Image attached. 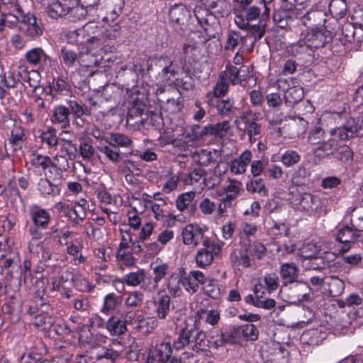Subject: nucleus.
Here are the masks:
<instances>
[{"instance_id": "obj_1", "label": "nucleus", "mask_w": 363, "mask_h": 363, "mask_svg": "<svg viewBox=\"0 0 363 363\" xmlns=\"http://www.w3.org/2000/svg\"><path fill=\"white\" fill-rule=\"evenodd\" d=\"M340 126L330 128L328 131L330 137L326 139L325 132L320 126H315L308 133L307 142L311 145L314 155L320 157H329L335 150L337 145L335 138L338 139L337 130Z\"/></svg>"}, {"instance_id": "obj_2", "label": "nucleus", "mask_w": 363, "mask_h": 363, "mask_svg": "<svg viewBox=\"0 0 363 363\" xmlns=\"http://www.w3.org/2000/svg\"><path fill=\"white\" fill-rule=\"evenodd\" d=\"M18 11V32L29 40H35L42 36L44 32L42 20L32 13L24 12L22 9Z\"/></svg>"}, {"instance_id": "obj_3", "label": "nucleus", "mask_w": 363, "mask_h": 363, "mask_svg": "<svg viewBox=\"0 0 363 363\" xmlns=\"http://www.w3.org/2000/svg\"><path fill=\"white\" fill-rule=\"evenodd\" d=\"M30 218L32 224L28 226V233L31 240H40L44 236L43 230L49 227L51 216L46 209L35 206L30 210Z\"/></svg>"}, {"instance_id": "obj_4", "label": "nucleus", "mask_w": 363, "mask_h": 363, "mask_svg": "<svg viewBox=\"0 0 363 363\" xmlns=\"http://www.w3.org/2000/svg\"><path fill=\"white\" fill-rule=\"evenodd\" d=\"M154 65L157 72V79L161 83L174 82L180 69L179 66L167 55L155 57Z\"/></svg>"}, {"instance_id": "obj_5", "label": "nucleus", "mask_w": 363, "mask_h": 363, "mask_svg": "<svg viewBox=\"0 0 363 363\" xmlns=\"http://www.w3.org/2000/svg\"><path fill=\"white\" fill-rule=\"evenodd\" d=\"M221 251L220 245L211 238H205L202 242V247L199 248L195 255V262L200 268L210 266L216 256Z\"/></svg>"}, {"instance_id": "obj_6", "label": "nucleus", "mask_w": 363, "mask_h": 363, "mask_svg": "<svg viewBox=\"0 0 363 363\" xmlns=\"http://www.w3.org/2000/svg\"><path fill=\"white\" fill-rule=\"evenodd\" d=\"M337 130L338 139L347 140L354 137H363V107L359 108L357 118H350Z\"/></svg>"}, {"instance_id": "obj_7", "label": "nucleus", "mask_w": 363, "mask_h": 363, "mask_svg": "<svg viewBox=\"0 0 363 363\" xmlns=\"http://www.w3.org/2000/svg\"><path fill=\"white\" fill-rule=\"evenodd\" d=\"M147 280L150 282V278L147 277L144 269H139L136 272L125 274L122 279H115L113 280V285L118 292L124 290V284L133 287L140 286L141 289L150 291L147 287Z\"/></svg>"}, {"instance_id": "obj_8", "label": "nucleus", "mask_w": 363, "mask_h": 363, "mask_svg": "<svg viewBox=\"0 0 363 363\" xmlns=\"http://www.w3.org/2000/svg\"><path fill=\"white\" fill-rule=\"evenodd\" d=\"M239 120L240 124L242 125V127H240L239 129L247 135L250 143H255L262 130V125L258 123L257 114L248 110L242 113Z\"/></svg>"}, {"instance_id": "obj_9", "label": "nucleus", "mask_w": 363, "mask_h": 363, "mask_svg": "<svg viewBox=\"0 0 363 363\" xmlns=\"http://www.w3.org/2000/svg\"><path fill=\"white\" fill-rule=\"evenodd\" d=\"M207 228L201 226L196 223H189L186 225L181 232L182 242L184 245L196 247L203 242L205 238H208L204 235Z\"/></svg>"}, {"instance_id": "obj_10", "label": "nucleus", "mask_w": 363, "mask_h": 363, "mask_svg": "<svg viewBox=\"0 0 363 363\" xmlns=\"http://www.w3.org/2000/svg\"><path fill=\"white\" fill-rule=\"evenodd\" d=\"M240 340V330L232 328L224 330H218L216 335L210 336L208 343L210 347L218 350L226 345H237Z\"/></svg>"}, {"instance_id": "obj_11", "label": "nucleus", "mask_w": 363, "mask_h": 363, "mask_svg": "<svg viewBox=\"0 0 363 363\" xmlns=\"http://www.w3.org/2000/svg\"><path fill=\"white\" fill-rule=\"evenodd\" d=\"M302 36L314 50L329 43L333 38V33L325 27H320L306 30L302 33Z\"/></svg>"}, {"instance_id": "obj_12", "label": "nucleus", "mask_w": 363, "mask_h": 363, "mask_svg": "<svg viewBox=\"0 0 363 363\" xmlns=\"http://www.w3.org/2000/svg\"><path fill=\"white\" fill-rule=\"evenodd\" d=\"M24 57L28 65L33 67L39 66V69L42 72H48L54 63V60L40 47L28 50Z\"/></svg>"}, {"instance_id": "obj_13", "label": "nucleus", "mask_w": 363, "mask_h": 363, "mask_svg": "<svg viewBox=\"0 0 363 363\" xmlns=\"http://www.w3.org/2000/svg\"><path fill=\"white\" fill-rule=\"evenodd\" d=\"M291 203L298 210L311 214L319 211L321 201L318 196L309 193H298L292 198Z\"/></svg>"}, {"instance_id": "obj_14", "label": "nucleus", "mask_w": 363, "mask_h": 363, "mask_svg": "<svg viewBox=\"0 0 363 363\" xmlns=\"http://www.w3.org/2000/svg\"><path fill=\"white\" fill-rule=\"evenodd\" d=\"M190 11L183 4H175L169 8V17L175 24V29L184 32L189 29Z\"/></svg>"}, {"instance_id": "obj_15", "label": "nucleus", "mask_w": 363, "mask_h": 363, "mask_svg": "<svg viewBox=\"0 0 363 363\" xmlns=\"http://www.w3.org/2000/svg\"><path fill=\"white\" fill-rule=\"evenodd\" d=\"M209 107L215 108L217 113L223 118H232L237 115L239 109L235 106V101L233 97L227 99L213 98L206 100Z\"/></svg>"}, {"instance_id": "obj_16", "label": "nucleus", "mask_w": 363, "mask_h": 363, "mask_svg": "<svg viewBox=\"0 0 363 363\" xmlns=\"http://www.w3.org/2000/svg\"><path fill=\"white\" fill-rule=\"evenodd\" d=\"M145 106L142 103H135L128 108L127 113V124L134 129L140 130L145 128L148 117L145 113Z\"/></svg>"}, {"instance_id": "obj_17", "label": "nucleus", "mask_w": 363, "mask_h": 363, "mask_svg": "<svg viewBox=\"0 0 363 363\" xmlns=\"http://www.w3.org/2000/svg\"><path fill=\"white\" fill-rule=\"evenodd\" d=\"M211 8L201 5L195 6L194 13L199 24L203 28L208 38H215L216 35L212 30L211 21L215 20V16L209 11Z\"/></svg>"}, {"instance_id": "obj_18", "label": "nucleus", "mask_w": 363, "mask_h": 363, "mask_svg": "<svg viewBox=\"0 0 363 363\" xmlns=\"http://www.w3.org/2000/svg\"><path fill=\"white\" fill-rule=\"evenodd\" d=\"M47 6V13L52 18L57 19L69 13L72 0H43Z\"/></svg>"}, {"instance_id": "obj_19", "label": "nucleus", "mask_w": 363, "mask_h": 363, "mask_svg": "<svg viewBox=\"0 0 363 363\" xmlns=\"http://www.w3.org/2000/svg\"><path fill=\"white\" fill-rule=\"evenodd\" d=\"M172 354V348L170 342H162L149 350L147 361L149 363H153L154 361L165 363L169 360Z\"/></svg>"}, {"instance_id": "obj_20", "label": "nucleus", "mask_w": 363, "mask_h": 363, "mask_svg": "<svg viewBox=\"0 0 363 363\" xmlns=\"http://www.w3.org/2000/svg\"><path fill=\"white\" fill-rule=\"evenodd\" d=\"M45 290H38L35 292L32 303L33 304L29 306L27 313L29 315H34L38 313L49 315L52 311V308L49 303L47 297H45Z\"/></svg>"}, {"instance_id": "obj_21", "label": "nucleus", "mask_w": 363, "mask_h": 363, "mask_svg": "<svg viewBox=\"0 0 363 363\" xmlns=\"http://www.w3.org/2000/svg\"><path fill=\"white\" fill-rule=\"evenodd\" d=\"M285 4V1H281V9L274 10L272 16L274 22L281 28H287L293 16H297L301 12V11L286 8Z\"/></svg>"}, {"instance_id": "obj_22", "label": "nucleus", "mask_w": 363, "mask_h": 363, "mask_svg": "<svg viewBox=\"0 0 363 363\" xmlns=\"http://www.w3.org/2000/svg\"><path fill=\"white\" fill-rule=\"evenodd\" d=\"M195 196L196 193L192 191L179 194L175 201L177 209L189 216L193 215L196 209Z\"/></svg>"}, {"instance_id": "obj_23", "label": "nucleus", "mask_w": 363, "mask_h": 363, "mask_svg": "<svg viewBox=\"0 0 363 363\" xmlns=\"http://www.w3.org/2000/svg\"><path fill=\"white\" fill-rule=\"evenodd\" d=\"M82 45L81 46L63 47L60 50V56L64 64L68 67L76 66L77 63L80 64L82 60Z\"/></svg>"}, {"instance_id": "obj_24", "label": "nucleus", "mask_w": 363, "mask_h": 363, "mask_svg": "<svg viewBox=\"0 0 363 363\" xmlns=\"http://www.w3.org/2000/svg\"><path fill=\"white\" fill-rule=\"evenodd\" d=\"M170 297L164 291L160 290L153 300L154 312L160 319L166 318L169 313Z\"/></svg>"}, {"instance_id": "obj_25", "label": "nucleus", "mask_w": 363, "mask_h": 363, "mask_svg": "<svg viewBox=\"0 0 363 363\" xmlns=\"http://www.w3.org/2000/svg\"><path fill=\"white\" fill-rule=\"evenodd\" d=\"M196 328L194 325L186 326L183 328L177 338L173 342V347L176 350H182L186 346H189L191 350L192 344H194V335Z\"/></svg>"}, {"instance_id": "obj_26", "label": "nucleus", "mask_w": 363, "mask_h": 363, "mask_svg": "<svg viewBox=\"0 0 363 363\" xmlns=\"http://www.w3.org/2000/svg\"><path fill=\"white\" fill-rule=\"evenodd\" d=\"M229 129V121H223L216 124H209L202 127L199 133V136L213 135L216 138H223L226 135Z\"/></svg>"}, {"instance_id": "obj_27", "label": "nucleus", "mask_w": 363, "mask_h": 363, "mask_svg": "<svg viewBox=\"0 0 363 363\" xmlns=\"http://www.w3.org/2000/svg\"><path fill=\"white\" fill-rule=\"evenodd\" d=\"M228 74L227 72L223 71L219 74L218 79L213 86V90L206 94V100L213 98L222 99L228 93Z\"/></svg>"}, {"instance_id": "obj_28", "label": "nucleus", "mask_w": 363, "mask_h": 363, "mask_svg": "<svg viewBox=\"0 0 363 363\" xmlns=\"http://www.w3.org/2000/svg\"><path fill=\"white\" fill-rule=\"evenodd\" d=\"M86 205V200L81 199L74 202V206H69L71 218H68V220H70L72 226H77L85 220L87 216Z\"/></svg>"}, {"instance_id": "obj_29", "label": "nucleus", "mask_w": 363, "mask_h": 363, "mask_svg": "<svg viewBox=\"0 0 363 363\" xmlns=\"http://www.w3.org/2000/svg\"><path fill=\"white\" fill-rule=\"evenodd\" d=\"M269 17L270 14L267 9V11H262V18H259V21H258L257 23H251L249 22L247 30L255 40H259L264 36Z\"/></svg>"}, {"instance_id": "obj_30", "label": "nucleus", "mask_w": 363, "mask_h": 363, "mask_svg": "<svg viewBox=\"0 0 363 363\" xmlns=\"http://www.w3.org/2000/svg\"><path fill=\"white\" fill-rule=\"evenodd\" d=\"M279 274L284 286L294 284L298 277V268L293 263H284L281 264Z\"/></svg>"}, {"instance_id": "obj_31", "label": "nucleus", "mask_w": 363, "mask_h": 363, "mask_svg": "<svg viewBox=\"0 0 363 363\" xmlns=\"http://www.w3.org/2000/svg\"><path fill=\"white\" fill-rule=\"evenodd\" d=\"M252 152L246 150L241 155L233 160L230 164V169L232 173L235 174H241L245 172L247 167L251 162Z\"/></svg>"}, {"instance_id": "obj_32", "label": "nucleus", "mask_w": 363, "mask_h": 363, "mask_svg": "<svg viewBox=\"0 0 363 363\" xmlns=\"http://www.w3.org/2000/svg\"><path fill=\"white\" fill-rule=\"evenodd\" d=\"M251 257L252 252L248 249L247 244H243L238 252L231 255V262L238 267L247 268L251 266Z\"/></svg>"}, {"instance_id": "obj_33", "label": "nucleus", "mask_w": 363, "mask_h": 363, "mask_svg": "<svg viewBox=\"0 0 363 363\" xmlns=\"http://www.w3.org/2000/svg\"><path fill=\"white\" fill-rule=\"evenodd\" d=\"M289 51L293 56L304 60L306 57H311L314 50L311 46H308V43H307L305 38L301 36L298 42L290 46Z\"/></svg>"}, {"instance_id": "obj_34", "label": "nucleus", "mask_w": 363, "mask_h": 363, "mask_svg": "<svg viewBox=\"0 0 363 363\" xmlns=\"http://www.w3.org/2000/svg\"><path fill=\"white\" fill-rule=\"evenodd\" d=\"M122 303V297L114 293L106 294L104 298L101 312L106 315H110L118 311Z\"/></svg>"}, {"instance_id": "obj_35", "label": "nucleus", "mask_w": 363, "mask_h": 363, "mask_svg": "<svg viewBox=\"0 0 363 363\" xmlns=\"http://www.w3.org/2000/svg\"><path fill=\"white\" fill-rule=\"evenodd\" d=\"M69 108L60 105L54 108L52 113L50 116L51 122L53 124H59L62 128L69 126Z\"/></svg>"}, {"instance_id": "obj_36", "label": "nucleus", "mask_w": 363, "mask_h": 363, "mask_svg": "<svg viewBox=\"0 0 363 363\" xmlns=\"http://www.w3.org/2000/svg\"><path fill=\"white\" fill-rule=\"evenodd\" d=\"M326 12L322 9H312L302 16L304 25L321 26L326 21Z\"/></svg>"}, {"instance_id": "obj_37", "label": "nucleus", "mask_w": 363, "mask_h": 363, "mask_svg": "<svg viewBox=\"0 0 363 363\" xmlns=\"http://www.w3.org/2000/svg\"><path fill=\"white\" fill-rule=\"evenodd\" d=\"M114 345H120V342L117 340H111L107 345L103 347L101 350L96 355V360L99 361L106 359L111 362L116 361L119 356V352L113 349Z\"/></svg>"}, {"instance_id": "obj_38", "label": "nucleus", "mask_w": 363, "mask_h": 363, "mask_svg": "<svg viewBox=\"0 0 363 363\" xmlns=\"http://www.w3.org/2000/svg\"><path fill=\"white\" fill-rule=\"evenodd\" d=\"M106 329L111 336H121L127 331L126 322L113 315L106 321Z\"/></svg>"}, {"instance_id": "obj_39", "label": "nucleus", "mask_w": 363, "mask_h": 363, "mask_svg": "<svg viewBox=\"0 0 363 363\" xmlns=\"http://www.w3.org/2000/svg\"><path fill=\"white\" fill-rule=\"evenodd\" d=\"M360 237V230L346 225L337 233L336 240L340 242H355Z\"/></svg>"}, {"instance_id": "obj_40", "label": "nucleus", "mask_w": 363, "mask_h": 363, "mask_svg": "<svg viewBox=\"0 0 363 363\" xmlns=\"http://www.w3.org/2000/svg\"><path fill=\"white\" fill-rule=\"evenodd\" d=\"M246 189L251 194L257 193L260 196H266L268 194L264 180L259 177L250 178L246 183Z\"/></svg>"}, {"instance_id": "obj_41", "label": "nucleus", "mask_w": 363, "mask_h": 363, "mask_svg": "<svg viewBox=\"0 0 363 363\" xmlns=\"http://www.w3.org/2000/svg\"><path fill=\"white\" fill-rule=\"evenodd\" d=\"M79 340L82 345L88 343L91 349L102 348L111 342V340L106 335L100 333H96L91 339H89V337L84 339L83 335H81Z\"/></svg>"}, {"instance_id": "obj_42", "label": "nucleus", "mask_w": 363, "mask_h": 363, "mask_svg": "<svg viewBox=\"0 0 363 363\" xmlns=\"http://www.w3.org/2000/svg\"><path fill=\"white\" fill-rule=\"evenodd\" d=\"M340 140L335 138V143L337 147L333 152L330 156H334L338 160L350 164L353 160V152L351 148L347 145H339Z\"/></svg>"}, {"instance_id": "obj_43", "label": "nucleus", "mask_w": 363, "mask_h": 363, "mask_svg": "<svg viewBox=\"0 0 363 363\" xmlns=\"http://www.w3.org/2000/svg\"><path fill=\"white\" fill-rule=\"evenodd\" d=\"M291 290L292 293L294 294L293 296L294 303L308 301L311 299V289L308 284L306 283H297L292 287Z\"/></svg>"}, {"instance_id": "obj_44", "label": "nucleus", "mask_w": 363, "mask_h": 363, "mask_svg": "<svg viewBox=\"0 0 363 363\" xmlns=\"http://www.w3.org/2000/svg\"><path fill=\"white\" fill-rule=\"evenodd\" d=\"M181 284L182 285V275L179 277L177 274H172L165 280L167 289L173 297H179L182 295V289Z\"/></svg>"}, {"instance_id": "obj_45", "label": "nucleus", "mask_w": 363, "mask_h": 363, "mask_svg": "<svg viewBox=\"0 0 363 363\" xmlns=\"http://www.w3.org/2000/svg\"><path fill=\"white\" fill-rule=\"evenodd\" d=\"M327 291L331 297H337L341 295L345 289V282L336 276H331L326 281Z\"/></svg>"}, {"instance_id": "obj_46", "label": "nucleus", "mask_w": 363, "mask_h": 363, "mask_svg": "<svg viewBox=\"0 0 363 363\" xmlns=\"http://www.w3.org/2000/svg\"><path fill=\"white\" fill-rule=\"evenodd\" d=\"M38 189L44 195H58L61 191V186L51 182L50 179H40L38 184Z\"/></svg>"}, {"instance_id": "obj_47", "label": "nucleus", "mask_w": 363, "mask_h": 363, "mask_svg": "<svg viewBox=\"0 0 363 363\" xmlns=\"http://www.w3.org/2000/svg\"><path fill=\"white\" fill-rule=\"evenodd\" d=\"M108 145L101 146L99 147V151L103 153L106 158L114 164L119 163L122 160V153L120 150L108 143Z\"/></svg>"}, {"instance_id": "obj_48", "label": "nucleus", "mask_w": 363, "mask_h": 363, "mask_svg": "<svg viewBox=\"0 0 363 363\" xmlns=\"http://www.w3.org/2000/svg\"><path fill=\"white\" fill-rule=\"evenodd\" d=\"M107 143H111L116 147H131L133 144V140L128 135L121 133H112L110 134L109 140Z\"/></svg>"}, {"instance_id": "obj_49", "label": "nucleus", "mask_w": 363, "mask_h": 363, "mask_svg": "<svg viewBox=\"0 0 363 363\" xmlns=\"http://www.w3.org/2000/svg\"><path fill=\"white\" fill-rule=\"evenodd\" d=\"M57 257L56 253H51L47 249L43 250L42 259L44 262V266L50 269L51 272H55L60 269V263Z\"/></svg>"}, {"instance_id": "obj_50", "label": "nucleus", "mask_w": 363, "mask_h": 363, "mask_svg": "<svg viewBox=\"0 0 363 363\" xmlns=\"http://www.w3.org/2000/svg\"><path fill=\"white\" fill-rule=\"evenodd\" d=\"M24 137V130L21 127H16L11 130L9 143L11 145L13 152H16L21 149Z\"/></svg>"}, {"instance_id": "obj_51", "label": "nucleus", "mask_w": 363, "mask_h": 363, "mask_svg": "<svg viewBox=\"0 0 363 363\" xmlns=\"http://www.w3.org/2000/svg\"><path fill=\"white\" fill-rule=\"evenodd\" d=\"M39 137L41 142L46 144L49 148H55L58 144L57 131L52 127H48L45 130L42 131Z\"/></svg>"}, {"instance_id": "obj_52", "label": "nucleus", "mask_w": 363, "mask_h": 363, "mask_svg": "<svg viewBox=\"0 0 363 363\" xmlns=\"http://www.w3.org/2000/svg\"><path fill=\"white\" fill-rule=\"evenodd\" d=\"M329 11L335 18H342L346 14L347 6L345 0H332L329 4Z\"/></svg>"}, {"instance_id": "obj_53", "label": "nucleus", "mask_w": 363, "mask_h": 363, "mask_svg": "<svg viewBox=\"0 0 363 363\" xmlns=\"http://www.w3.org/2000/svg\"><path fill=\"white\" fill-rule=\"evenodd\" d=\"M304 96L303 89L300 86L289 88L284 95L285 101L289 104H294L300 101Z\"/></svg>"}, {"instance_id": "obj_54", "label": "nucleus", "mask_w": 363, "mask_h": 363, "mask_svg": "<svg viewBox=\"0 0 363 363\" xmlns=\"http://www.w3.org/2000/svg\"><path fill=\"white\" fill-rule=\"evenodd\" d=\"M102 65V62L95 57L89 53V50L84 45L82 46V60H80V66L85 67H98Z\"/></svg>"}, {"instance_id": "obj_55", "label": "nucleus", "mask_w": 363, "mask_h": 363, "mask_svg": "<svg viewBox=\"0 0 363 363\" xmlns=\"http://www.w3.org/2000/svg\"><path fill=\"white\" fill-rule=\"evenodd\" d=\"M68 105L70 113H72L74 118H79V117L84 115H91V109L83 106L77 101H69Z\"/></svg>"}, {"instance_id": "obj_56", "label": "nucleus", "mask_w": 363, "mask_h": 363, "mask_svg": "<svg viewBox=\"0 0 363 363\" xmlns=\"http://www.w3.org/2000/svg\"><path fill=\"white\" fill-rule=\"evenodd\" d=\"M204 294L213 299L220 296V289L218 281L215 279H208L203 286Z\"/></svg>"}, {"instance_id": "obj_57", "label": "nucleus", "mask_w": 363, "mask_h": 363, "mask_svg": "<svg viewBox=\"0 0 363 363\" xmlns=\"http://www.w3.org/2000/svg\"><path fill=\"white\" fill-rule=\"evenodd\" d=\"M261 280L265 286L267 291L269 294L276 291L279 287V279L275 273H267Z\"/></svg>"}, {"instance_id": "obj_58", "label": "nucleus", "mask_w": 363, "mask_h": 363, "mask_svg": "<svg viewBox=\"0 0 363 363\" xmlns=\"http://www.w3.org/2000/svg\"><path fill=\"white\" fill-rule=\"evenodd\" d=\"M310 176V172L303 165H301L292 175V183L297 186L304 185L306 179Z\"/></svg>"}, {"instance_id": "obj_59", "label": "nucleus", "mask_w": 363, "mask_h": 363, "mask_svg": "<svg viewBox=\"0 0 363 363\" xmlns=\"http://www.w3.org/2000/svg\"><path fill=\"white\" fill-rule=\"evenodd\" d=\"M300 155L295 150H288L281 157V161L286 167H291L299 162Z\"/></svg>"}, {"instance_id": "obj_60", "label": "nucleus", "mask_w": 363, "mask_h": 363, "mask_svg": "<svg viewBox=\"0 0 363 363\" xmlns=\"http://www.w3.org/2000/svg\"><path fill=\"white\" fill-rule=\"evenodd\" d=\"M242 36L239 31H228L225 50H233L242 42Z\"/></svg>"}, {"instance_id": "obj_61", "label": "nucleus", "mask_w": 363, "mask_h": 363, "mask_svg": "<svg viewBox=\"0 0 363 363\" xmlns=\"http://www.w3.org/2000/svg\"><path fill=\"white\" fill-rule=\"evenodd\" d=\"M240 186L241 182L235 180L231 181L230 183L224 188L226 195L223 198L233 202L238 196Z\"/></svg>"}, {"instance_id": "obj_62", "label": "nucleus", "mask_w": 363, "mask_h": 363, "mask_svg": "<svg viewBox=\"0 0 363 363\" xmlns=\"http://www.w3.org/2000/svg\"><path fill=\"white\" fill-rule=\"evenodd\" d=\"M79 152L84 160L90 161L94 155L95 150L89 141L83 140L79 144Z\"/></svg>"}, {"instance_id": "obj_63", "label": "nucleus", "mask_w": 363, "mask_h": 363, "mask_svg": "<svg viewBox=\"0 0 363 363\" xmlns=\"http://www.w3.org/2000/svg\"><path fill=\"white\" fill-rule=\"evenodd\" d=\"M76 288L79 291L91 292L95 288V285L89 282V280L80 275H74V279H72Z\"/></svg>"}, {"instance_id": "obj_64", "label": "nucleus", "mask_w": 363, "mask_h": 363, "mask_svg": "<svg viewBox=\"0 0 363 363\" xmlns=\"http://www.w3.org/2000/svg\"><path fill=\"white\" fill-rule=\"evenodd\" d=\"M362 11H355L354 13L351 16L352 21H354L355 26V35L354 42H361L363 40V17L359 20V17H362L363 15H360Z\"/></svg>"}]
</instances>
